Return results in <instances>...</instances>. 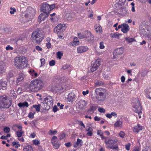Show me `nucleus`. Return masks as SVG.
Returning a JSON list of instances; mask_svg holds the SVG:
<instances>
[{
	"label": "nucleus",
	"instance_id": "nucleus-1",
	"mask_svg": "<svg viewBox=\"0 0 151 151\" xmlns=\"http://www.w3.org/2000/svg\"><path fill=\"white\" fill-rule=\"evenodd\" d=\"M14 63L15 66L17 69H22L27 67L28 61L25 57L21 56L15 58Z\"/></svg>",
	"mask_w": 151,
	"mask_h": 151
},
{
	"label": "nucleus",
	"instance_id": "nucleus-2",
	"mask_svg": "<svg viewBox=\"0 0 151 151\" xmlns=\"http://www.w3.org/2000/svg\"><path fill=\"white\" fill-rule=\"evenodd\" d=\"M43 86V83L42 81L35 79L30 82L29 89L32 92L37 91L42 88Z\"/></svg>",
	"mask_w": 151,
	"mask_h": 151
},
{
	"label": "nucleus",
	"instance_id": "nucleus-3",
	"mask_svg": "<svg viewBox=\"0 0 151 151\" xmlns=\"http://www.w3.org/2000/svg\"><path fill=\"white\" fill-rule=\"evenodd\" d=\"M95 96L98 101L103 102L106 99V91L102 88H97L95 90Z\"/></svg>",
	"mask_w": 151,
	"mask_h": 151
},
{
	"label": "nucleus",
	"instance_id": "nucleus-4",
	"mask_svg": "<svg viewBox=\"0 0 151 151\" xmlns=\"http://www.w3.org/2000/svg\"><path fill=\"white\" fill-rule=\"evenodd\" d=\"M43 33L39 30L34 31L31 37V39L33 42L40 43L44 38Z\"/></svg>",
	"mask_w": 151,
	"mask_h": 151
},
{
	"label": "nucleus",
	"instance_id": "nucleus-5",
	"mask_svg": "<svg viewBox=\"0 0 151 151\" xmlns=\"http://www.w3.org/2000/svg\"><path fill=\"white\" fill-rule=\"evenodd\" d=\"M6 95L0 96V108H8L11 105V102L7 98Z\"/></svg>",
	"mask_w": 151,
	"mask_h": 151
},
{
	"label": "nucleus",
	"instance_id": "nucleus-6",
	"mask_svg": "<svg viewBox=\"0 0 151 151\" xmlns=\"http://www.w3.org/2000/svg\"><path fill=\"white\" fill-rule=\"evenodd\" d=\"M133 110L136 113L138 114L139 118L140 119L141 118V116L143 115V114L140 103L138 101H137V102L134 105Z\"/></svg>",
	"mask_w": 151,
	"mask_h": 151
},
{
	"label": "nucleus",
	"instance_id": "nucleus-7",
	"mask_svg": "<svg viewBox=\"0 0 151 151\" xmlns=\"http://www.w3.org/2000/svg\"><path fill=\"white\" fill-rule=\"evenodd\" d=\"M117 141L118 140L116 138L114 140L112 139H109L108 140H105V143L106 144V147L109 149H116L114 145Z\"/></svg>",
	"mask_w": 151,
	"mask_h": 151
},
{
	"label": "nucleus",
	"instance_id": "nucleus-8",
	"mask_svg": "<svg viewBox=\"0 0 151 151\" xmlns=\"http://www.w3.org/2000/svg\"><path fill=\"white\" fill-rule=\"evenodd\" d=\"M45 103L47 105V109H49L50 108L52 107L53 105L52 97L50 96H48L45 97L44 99Z\"/></svg>",
	"mask_w": 151,
	"mask_h": 151
},
{
	"label": "nucleus",
	"instance_id": "nucleus-9",
	"mask_svg": "<svg viewBox=\"0 0 151 151\" xmlns=\"http://www.w3.org/2000/svg\"><path fill=\"white\" fill-rule=\"evenodd\" d=\"M84 38L87 41H91L93 40V36L91 32L88 31H85Z\"/></svg>",
	"mask_w": 151,
	"mask_h": 151
},
{
	"label": "nucleus",
	"instance_id": "nucleus-10",
	"mask_svg": "<svg viewBox=\"0 0 151 151\" xmlns=\"http://www.w3.org/2000/svg\"><path fill=\"white\" fill-rule=\"evenodd\" d=\"M65 24H59L56 26L55 28V30L57 33H63L65 31Z\"/></svg>",
	"mask_w": 151,
	"mask_h": 151
},
{
	"label": "nucleus",
	"instance_id": "nucleus-11",
	"mask_svg": "<svg viewBox=\"0 0 151 151\" xmlns=\"http://www.w3.org/2000/svg\"><path fill=\"white\" fill-rule=\"evenodd\" d=\"M49 4L47 3H43L42 4V6L40 8V10L43 13L47 14H49Z\"/></svg>",
	"mask_w": 151,
	"mask_h": 151
},
{
	"label": "nucleus",
	"instance_id": "nucleus-12",
	"mask_svg": "<svg viewBox=\"0 0 151 151\" xmlns=\"http://www.w3.org/2000/svg\"><path fill=\"white\" fill-rule=\"evenodd\" d=\"M100 62L99 60H96L93 62L91 64V70L93 72L97 69L98 67L100 65Z\"/></svg>",
	"mask_w": 151,
	"mask_h": 151
},
{
	"label": "nucleus",
	"instance_id": "nucleus-13",
	"mask_svg": "<svg viewBox=\"0 0 151 151\" xmlns=\"http://www.w3.org/2000/svg\"><path fill=\"white\" fill-rule=\"evenodd\" d=\"M119 28H121V31L124 33H126L129 30V25L126 24L119 25Z\"/></svg>",
	"mask_w": 151,
	"mask_h": 151
},
{
	"label": "nucleus",
	"instance_id": "nucleus-14",
	"mask_svg": "<svg viewBox=\"0 0 151 151\" xmlns=\"http://www.w3.org/2000/svg\"><path fill=\"white\" fill-rule=\"evenodd\" d=\"M87 102L83 99L80 100L78 103V107L80 109L85 108L87 105Z\"/></svg>",
	"mask_w": 151,
	"mask_h": 151
},
{
	"label": "nucleus",
	"instance_id": "nucleus-15",
	"mask_svg": "<svg viewBox=\"0 0 151 151\" xmlns=\"http://www.w3.org/2000/svg\"><path fill=\"white\" fill-rule=\"evenodd\" d=\"M75 97V96L74 93L71 92L67 96L66 98L67 101L69 102H72L73 101Z\"/></svg>",
	"mask_w": 151,
	"mask_h": 151
},
{
	"label": "nucleus",
	"instance_id": "nucleus-16",
	"mask_svg": "<svg viewBox=\"0 0 151 151\" xmlns=\"http://www.w3.org/2000/svg\"><path fill=\"white\" fill-rule=\"evenodd\" d=\"M88 49V48L87 46H81L77 47V50L78 53H81L86 52Z\"/></svg>",
	"mask_w": 151,
	"mask_h": 151
},
{
	"label": "nucleus",
	"instance_id": "nucleus-17",
	"mask_svg": "<svg viewBox=\"0 0 151 151\" xmlns=\"http://www.w3.org/2000/svg\"><path fill=\"white\" fill-rule=\"evenodd\" d=\"M35 7H32L31 6L29 7V16L30 19H32L35 16Z\"/></svg>",
	"mask_w": 151,
	"mask_h": 151
},
{
	"label": "nucleus",
	"instance_id": "nucleus-18",
	"mask_svg": "<svg viewBox=\"0 0 151 151\" xmlns=\"http://www.w3.org/2000/svg\"><path fill=\"white\" fill-rule=\"evenodd\" d=\"M123 52V49L121 48L116 49L114 52V56L115 58H116L119 55H121Z\"/></svg>",
	"mask_w": 151,
	"mask_h": 151
},
{
	"label": "nucleus",
	"instance_id": "nucleus-19",
	"mask_svg": "<svg viewBox=\"0 0 151 151\" xmlns=\"http://www.w3.org/2000/svg\"><path fill=\"white\" fill-rule=\"evenodd\" d=\"M142 128L141 125L137 124L133 127L132 130L134 132L137 133L142 129Z\"/></svg>",
	"mask_w": 151,
	"mask_h": 151
},
{
	"label": "nucleus",
	"instance_id": "nucleus-20",
	"mask_svg": "<svg viewBox=\"0 0 151 151\" xmlns=\"http://www.w3.org/2000/svg\"><path fill=\"white\" fill-rule=\"evenodd\" d=\"M66 89L65 87L57 85L55 86L54 88L55 91L57 92H62Z\"/></svg>",
	"mask_w": 151,
	"mask_h": 151
},
{
	"label": "nucleus",
	"instance_id": "nucleus-21",
	"mask_svg": "<svg viewBox=\"0 0 151 151\" xmlns=\"http://www.w3.org/2000/svg\"><path fill=\"white\" fill-rule=\"evenodd\" d=\"M48 14L43 12L41 13L40 14L39 17L38 19V21L40 22L42 21V20H44L45 18L47 17L48 16Z\"/></svg>",
	"mask_w": 151,
	"mask_h": 151
},
{
	"label": "nucleus",
	"instance_id": "nucleus-22",
	"mask_svg": "<svg viewBox=\"0 0 151 151\" xmlns=\"http://www.w3.org/2000/svg\"><path fill=\"white\" fill-rule=\"evenodd\" d=\"M85 129L87 132L86 133L87 135L91 136L93 135V130L92 127L89 126H87L85 128Z\"/></svg>",
	"mask_w": 151,
	"mask_h": 151
},
{
	"label": "nucleus",
	"instance_id": "nucleus-23",
	"mask_svg": "<svg viewBox=\"0 0 151 151\" xmlns=\"http://www.w3.org/2000/svg\"><path fill=\"white\" fill-rule=\"evenodd\" d=\"M118 12L119 14L125 16L128 14V11L125 8H120L118 9Z\"/></svg>",
	"mask_w": 151,
	"mask_h": 151
},
{
	"label": "nucleus",
	"instance_id": "nucleus-24",
	"mask_svg": "<svg viewBox=\"0 0 151 151\" xmlns=\"http://www.w3.org/2000/svg\"><path fill=\"white\" fill-rule=\"evenodd\" d=\"M123 126V122L120 120H118L114 123V126L115 127L121 128Z\"/></svg>",
	"mask_w": 151,
	"mask_h": 151
},
{
	"label": "nucleus",
	"instance_id": "nucleus-25",
	"mask_svg": "<svg viewBox=\"0 0 151 151\" xmlns=\"http://www.w3.org/2000/svg\"><path fill=\"white\" fill-rule=\"evenodd\" d=\"M7 83L5 81H0V89L4 90L6 89Z\"/></svg>",
	"mask_w": 151,
	"mask_h": 151
},
{
	"label": "nucleus",
	"instance_id": "nucleus-26",
	"mask_svg": "<svg viewBox=\"0 0 151 151\" xmlns=\"http://www.w3.org/2000/svg\"><path fill=\"white\" fill-rule=\"evenodd\" d=\"M18 106L21 109H23L25 107H27L28 106V104L27 101H24L23 102H20L18 103Z\"/></svg>",
	"mask_w": 151,
	"mask_h": 151
},
{
	"label": "nucleus",
	"instance_id": "nucleus-27",
	"mask_svg": "<svg viewBox=\"0 0 151 151\" xmlns=\"http://www.w3.org/2000/svg\"><path fill=\"white\" fill-rule=\"evenodd\" d=\"M83 143V141L81 139H77V141L74 144V147H77L78 146H81Z\"/></svg>",
	"mask_w": 151,
	"mask_h": 151
},
{
	"label": "nucleus",
	"instance_id": "nucleus-28",
	"mask_svg": "<svg viewBox=\"0 0 151 151\" xmlns=\"http://www.w3.org/2000/svg\"><path fill=\"white\" fill-rule=\"evenodd\" d=\"M29 73L32 78H36L37 76V73L35 72L34 69H30Z\"/></svg>",
	"mask_w": 151,
	"mask_h": 151
},
{
	"label": "nucleus",
	"instance_id": "nucleus-29",
	"mask_svg": "<svg viewBox=\"0 0 151 151\" xmlns=\"http://www.w3.org/2000/svg\"><path fill=\"white\" fill-rule=\"evenodd\" d=\"M106 116L107 118L109 119L111 118L112 116H114V118H115L117 116V114L116 112H114V111H112L110 114H106Z\"/></svg>",
	"mask_w": 151,
	"mask_h": 151
},
{
	"label": "nucleus",
	"instance_id": "nucleus-30",
	"mask_svg": "<svg viewBox=\"0 0 151 151\" xmlns=\"http://www.w3.org/2000/svg\"><path fill=\"white\" fill-rule=\"evenodd\" d=\"M63 17L65 19H66L68 21H70V20L72 19V17L71 15L69 13L64 14L63 15Z\"/></svg>",
	"mask_w": 151,
	"mask_h": 151
},
{
	"label": "nucleus",
	"instance_id": "nucleus-31",
	"mask_svg": "<svg viewBox=\"0 0 151 151\" xmlns=\"http://www.w3.org/2000/svg\"><path fill=\"white\" fill-rule=\"evenodd\" d=\"M95 30L96 32L101 33L102 32V27L99 24H96L95 25Z\"/></svg>",
	"mask_w": 151,
	"mask_h": 151
},
{
	"label": "nucleus",
	"instance_id": "nucleus-32",
	"mask_svg": "<svg viewBox=\"0 0 151 151\" xmlns=\"http://www.w3.org/2000/svg\"><path fill=\"white\" fill-rule=\"evenodd\" d=\"M79 44V41L77 37H74L73 40V42L72 44L73 46H76Z\"/></svg>",
	"mask_w": 151,
	"mask_h": 151
},
{
	"label": "nucleus",
	"instance_id": "nucleus-33",
	"mask_svg": "<svg viewBox=\"0 0 151 151\" xmlns=\"http://www.w3.org/2000/svg\"><path fill=\"white\" fill-rule=\"evenodd\" d=\"M58 142V137L56 136H53L51 139V142L52 145Z\"/></svg>",
	"mask_w": 151,
	"mask_h": 151
},
{
	"label": "nucleus",
	"instance_id": "nucleus-34",
	"mask_svg": "<svg viewBox=\"0 0 151 151\" xmlns=\"http://www.w3.org/2000/svg\"><path fill=\"white\" fill-rule=\"evenodd\" d=\"M40 104H38L37 105H34L30 109V110H32L33 108H35L36 111H40Z\"/></svg>",
	"mask_w": 151,
	"mask_h": 151
},
{
	"label": "nucleus",
	"instance_id": "nucleus-35",
	"mask_svg": "<svg viewBox=\"0 0 151 151\" xmlns=\"http://www.w3.org/2000/svg\"><path fill=\"white\" fill-rule=\"evenodd\" d=\"M78 38L80 39L85 38V31L82 33H79L77 34Z\"/></svg>",
	"mask_w": 151,
	"mask_h": 151
},
{
	"label": "nucleus",
	"instance_id": "nucleus-36",
	"mask_svg": "<svg viewBox=\"0 0 151 151\" xmlns=\"http://www.w3.org/2000/svg\"><path fill=\"white\" fill-rule=\"evenodd\" d=\"M125 40L129 43L135 41V39L133 38H130L129 37H126Z\"/></svg>",
	"mask_w": 151,
	"mask_h": 151
},
{
	"label": "nucleus",
	"instance_id": "nucleus-37",
	"mask_svg": "<svg viewBox=\"0 0 151 151\" xmlns=\"http://www.w3.org/2000/svg\"><path fill=\"white\" fill-rule=\"evenodd\" d=\"M57 132L56 130H50L48 132V134L50 135H53L55 134Z\"/></svg>",
	"mask_w": 151,
	"mask_h": 151
},
{
	"label": "nucleus",
	"instance_id": "nucleus-38",
	"mask_svg": "<svg viewBox=\"0 0 151 151\" xmlns=\"http://www.w3.org/2000/svg\"><path fill=\"white\" fill-rule=\"evenodd\" d=\"M110 36L113 38L115 37L116 38H118L119 37V33H111L110 34Z\"/></svg>",
	"mask_w": 151,
	"mask_h": 151
},
{
	"label": "nucleus",
	"instance_id": "nucleus-39",
	"mask_svg": "<svg viewBox=\"0 0 151 151\" xmlns=\"http://www.w3.org/2000/svg\"><path fill=\"white\" fill-rule=\"evenodd\" d=\"M57 58L59 59H60L63 55V53L62 52H58L57 53Z\"/></svg>",
	"mask_w": 151,
	"mask_h": 151
},
{
	"label": "nucleus",
	"instance_id": "nucleus-40",
	"mask_svg": "<svg viewBox=\"0 0 151 151\" xmlns=\"http://www.w3.org/2000/svg\"><path fill=\"white\" fill-rule=\"evenodd\" d=\"M119 135L121 138H124L125 135V134L123 131H121L119 133Z\"/></svg>",
	"mask_w": 151,
	"mask_h": 151
},
{
	"label": "nucleus",
	"instance_id": "nucleus-41",
	"mask_svg": "<svg viewBox=\"0 0 151 151\" xmlns=\"http://www.w3.org/2000/svg\"><path fill=\"white\" fill-rule=\"evenodd\" d=\"M32 143L35 145H37L40 144V142L37 139H35L32 140Z\"/></svg>",
	"mask_w": 151,
	"mask_h": 151
},
{
	"label": "nucleus",
	"instance_id": "nucleus-42",
	"mask_svg": "<svg viewBox=\"0 0 151 151\" xmlns=\"http://www.w3.org/2000/svg\"><path fill=\"white\" fill-rule=\"evenodd\" d=\"M52 145L55 149H58L60 147V144L58 142H57V143Z\"/></svg>",
	"mask_w": 151,
	"mask_h": 151
},
{
	"label": "nucleus",
	"instance_id": "nucleus-43",
	"mask_svg": "<svg viewBox=\"0 0 151 151\" xmlns=\"http://www.w3.org/2000/svg\"><path fill=\"white\" fill-rule=\"evenodd\" d=\"M10 129L9 127H6L4 128L3 131L5 133H8L9 132Z\"/></svg>",
	"mask_w": 151,
	"mask_h": 151
},
{
	"label": "nucleus",
	"instance_id": "nucleus-44",
	"mask_svg": "<svg viewBox=\"0 0 151 151\" xmlns=\"http://www.w3.org/2000/svg\"><path fill=\"white\" fill-rule=\"evenodd\" d=\"M98 111L99 112L101 113H104L106 111L104 109V108L101 107H98Z\"/></svg>",
	"mask_w": 151,
	"mask_h": 151
},
{
	"label": "nucleus",
	"instance_id": "nucleus-45",
	"mask_svg": "<svg viewBox=\"0 0 151 151\" xmlns=\"http://www.w3.org/2000/svg\"><path fill=\"white\" fill-rule=\"evenodd\" d=\"M99 48L102 49H104L105 46L104 45V43L103 42H101L99 43Z\"/></svg>",
	"mask_w": 151,
	"mask_h": 151
},
{
	"label": "nucleus",
	"instance_id": "nucleus-46",
	"mask_svg": "<svg viewBox=\"0 0 151 151\" xmlns=\"http://www.w3.org/2000/svg\"><path fill=\"white\" fill-rule=\"evenodd\" d=\"M6 118V115L4 114H2L0 116V121H4Z\"/></svg>",
	"mask_w": 151,
	"mask_h": 151
},
{
	"label": "nucleus",
	"instance_id": "nucleus-47",
	"mask_svg": "<svg viewBox=\"0 0 151 151\" xmlns=\"http://www.w3.org/2000/svg\"><path fill=\"white\" fill-rule=\"evenodd\" d=\"M142 151H151V147L149 146H146L144 147Z\"/></svg>",
	"mask_w": 151,
	"mask_h": 151
},
{
	"label": "nucleus",
	"instance_id": "nucleus-48",
	"mask_svg": "<svg viewBox=\"0 0 151 151\" xmlns=\"http://www.w3.org/2000/svg\"><path fill=\"white\" fill-rule=\"evenodd\" d=\"M141 148L138 146H135L133 147L132 151H140Z\"/></svg>",
	"mask_w": 151,
	"mask_h": 151
},
{
	"label": "nucleus",
	"instance_id": "nucleus-49",
	"mask_svg": "<svg viewBox=\"0 0 151 151\" xmlns=\"http://www.w3.org/2000/svg\"><path fill=\"white\" fill-rule=\"evenodd\" d=\"M55 5L54 4H53L51 5H49V12L51 11L54 9V8L55 7Z\"/></svg>",
	"mask_w": 151,
	"mask_h": 151
},
{
	"label": "nucleus",
	"instance_id": "nucleus-50",
	"mask_svg": "<svg viewBox=\"0 0 151 151\" xmlns=\"http://www.w3.org/2000/svg\"><path fill=\"white\" fill-rule=\"evenodd\" d=\"M97 133L98 135L100 136H102V135H103L104 134L103 132H102L101 130L100 129L97 130Z\"/></svg>",
	"mask_w": 151,
	"mask_h": 151
},
{
	"label": "nucleus",
	"instance_id": "nucleus-51",
	"mask_svg": "<svg viewBox=\"0 0 151 151\" xmlns=\"http://www.w3.org/2000/svg\"><path fill=\"white\" fill-rule=\"evenodd\" d=\"M58 37L60 39H63L64 36L63 33H57Z\"/></svg>",
	"mask_w": 151,
	"mask_h": 151
},
{
	"label": "nucleus",
	"instance_id": "nucleus-52",
	"mask_svg": "<svg viewBox=\"0 0 151 151\" xmlns=\"http://www.w3.org/2000/svg\"><path fill=\"white\" fill-rule=\"evenodd\" d=\"M131 145V144L130 143H128L126 144L125 146V149L127 150H130V147Z\"/></svg>",
	"mask_w": 151,
	"mask_h": 151
},
{
	"label": "nucleus",
	"instance_id": "nucleus-53",
	"mask_svg": "<svg viewBox=\"0 0 151 151\" xmlns=\"http://www.w3.org/2000/svg\"><path fill=\"white\" fill-rule=\"evenodd\" d=\"M17 135L18 137H21L22 135V131H18L16 132Z\"/></svg>",
	"mask_w": 151,
	"mask_h": 151
},
{
	"label": "nucleus",
	"instance_id": "nucleus-54",
	"mask_svg": "<svg viewBox=\"0 0 151 151\" xmlns=\"http://www.w3.org/2000/svg\"><path fill=\"white\" fill-rule=\"evenodd\" d=\"M35 113V112L34 111L33 112H30L29 114V118L33 119L34 118V114Z\"/></svg>",
	"mask_w": 151,
	"mask_h": 151
},
{
	"label": "nucleus",
	"instance_id": "nucleus-55",
	"mask_svg": "<svg viewBox=\"0 0 151 151\" xmlns=\"http://www.w3.org/2000/svg\"><path fill=\"white\" fill-rule=\"evenodd\" d=\"M40 62L41 63V65L40 67H42L43 65L45 63V60L44 58H42L40 59Z\"/></svg>",
	"mask_w": 151,
	"mask_h": 151
},
{
	"label": "nucleus",
	"instance_id": "nucleus-56",
	"mask_svg": "<svg viewBox=\"0 0 151 151\" xmlns=\"http://www.w3.org/2000/svg\"><path fill=\"white\" fill-rule=\"evenodd\" d=\"M24 79L23 77L19 76L17 79V80L16 81V83H18L19 81H22V80Z\"/></svg>",
	"mask_w": 151,
	"mask_h": 151
},
{
	"label": "nucleus",
	"instance_id": "nucleus-57",
	"mask_svg": "<svg viewBox=\"0 0 151 151\" xmlns=\"http://www.w3.org/2000/svg\"><path fill=\"white\" fill-rule=\"evenodd\" d=\"M96 110L95 107L94 106H92L89 110V111L91 112L92 113L94 112V111Z\"/></svg>",
	"mask_w": 151,
	"mask_h": 151
},
{
	"label": "nucleus",
	"instance_id": "nucleus-58",
	"mask_svg": "<svg viewBox=\"0 0 151 151\" xmlns=\"http://www.w3.org/2000/svg\"><path fill=\"white\" fill-rule=\"evenodd\" d=\"M65 136V133H62L60 134V139L64 138Z\"/></svg>",
	"mask_w": 151,
	"mask_h": 151
},
{
	"label": "nucleus",
	"instance_id": "nucleus-59",
	"mask_svg": "<svg viewBox=\"0 0 151 151\" xmlns=\"http://www.w3.org/2000/svg\"><path fill=\"white\" fill-rule=\"evenodd\" d=\"M6 50H12L13 49V47H11L9 45H8L6 47Z\"/></svg>",
	"mask_w": 151,
	"mask_h": 151
},
{
	"label": "nucleus",
	"instance_id": "nucleus-60",
	"mask_svg": "<svg viewBox=\"0 0 151 151\" xmlns=\"http://www.w3.org/2000/svg\"><path fill=\"white\" fill-rule=\"evenodd\" d=\"M55 63V62L54 60H52L51 61H50L49 64L51 66H54Z\"/></svg>",
	"mask_w": 151,
	"mask_h": 151
},
{
	"label": "nucleus",
	"instance_id": "nucleus-61",
	"mask_svg": "<svg viewBox=\"0 0 151 151\" xmlns=\"http://www.w3.org/2000/svg\"><path fill=\"white\" fill-rule=\"evenodd\" d=\"M58 109L56 106H54L52 109V111L54 112H56Z\"/></svg>",
	"mask_w": 151,
	"mask_h": 151
},
{
	"label": "nucleus",
	"instance_id": "nucleus-62",
	"mask_svg": "<svg viewBox=\"0 0 151 151\" xmlns=\"http://www.w3.org/2000/svg\"><path fill=\"white\" fill-rule=\"evenodd\" d=\"M37 122L35 120L33 121L30 123L31 125L32 126H35Z\"/></svg>",
	"mask_w": 151,
	"mask_h": 151
},
{
	"label": "nucleus",
	"instance_id": "nucleus-63",
	"mask_svg": "<svg viewBox=\"0 0 151 151\" xmlns=\"http://www.w3.org/2000/svg\"><path fill=\"white\" fill-rule=\"evenodd\" d=\"M70 67V65H69V64H66L65 65L63 66L62 67V68L64 70L68 68L69 67Z\"/></svg>",
	"mask_w": 151,
	"mask_h": 151
},
{
	"label": "nucleus",
	"instance_id": "nucleus-64",
	"mask_svg": "<svg viewBox=\"0 0 151 151\" xmlns=\"http://www.w3.org/2000/svg\"><path fill=\"white\" fill-rule=\"evenodd\" d=\"M102 85L103 83L101 82H99V81H98L96 83V85L97 86H101Z\"/></svg>",
	"mask_w": 151,
	"mask_h": 151
}]
</instances>
